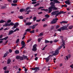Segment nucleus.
Masks as SVG:
<instances>
[{"label":"nucleus","mask_w":73,"mask_h":73,"mask_svg":"<svg viewBox=\"0 0 73 73\" xmlns=\"http://www.w3.org/2000/svg\"><path fill=\"white\" fill-rule=\"evenodd\" d=\"M53 3V2H51L50 4L51 5V6L48 8V13H50L52 12L53 9V10H57L58 9L57 8L55 7V3H60V2H59L58 0H54Z\"/></svg>","instance_id":"f257e3e1"},{"label":"nucleus","mask_w":73,"mask_h":73,"mask_svg":"<svg viewBox=\"0 0 73 73\" xmlns=\"http://www.w3.org/2000/svg\"><path fill=\"white\" fill-rule=\"evenodd\" d=\"M32 70H35L34 73H35L38 72V71H40V68L38 67H35L34 68H31Z\"/></svg>","instance_id":"f03ea898"},{"label":"nucleus","mask_w":73,"mask_h":73,"mask_svg":"<svg viewBox=\"0 0 73 73\" xmlns=\"http://www.w3.org/2000/svg\"><path fill=\"white\" fill-rule=\"evenodd\" d=\"M69 24L67 25L66 26H63L61 27V29L62 31L66 30L68 29V27L69 26Z\"/></svg>","instance_id":"7ed1b4c3"},{"label":"nucleus","mask_w":73,"mask_h":73,"mask_svg":"<svg viewBox=\"0 0 73 73\" xmlns=\"http://www.w3.org/2000/svg\"><path fill=\"white\" fill-rule=\"evenodd\" d=\"M53 55H50L48 57L46 58H44V59L46 61V62H48L50 60V58L51 57H53Z\"/></svg>","instance_id":"20e7f679"},{"label":"nucleus","mask_w":73,"mask_h":73,"mask_svg":"<svg viewBox=\"0 0 73 73\" xmlns=\"http://www.w3.org/2000/svg\"><path fill=\"white\" fill-rule=\"evenodd\" d=\"M58 18H56L55 19H54L53 20L51 21L50 24H55L57 22V20H58Z\"/></svg>","instance_id":"39448f33"},{"label":"nucleus","mask_w":73,"mask_h":73,"mask_svg":"<svg viewBox=\"0 0 73 73\" xmlns=\"http://www.w3.org/2000/svg\"><path fill=\"white\" fill-rule=\"evenodd\" d=\"M21 44L22 45V47L21 48V49H23V48H24L26 45V44H25V43L24 42V41H21Z\"/></svg>","instance_id":"423d86ee"},{"label":"nucleus","mask_w":73,"mask_h":73,"mask_svg":"<svg viewBox=\"0 0 73 73\" xmlns=\"http://www.w3.org/2000/svg\"><path fill=\"white\" fill-rule=\"evenodd\" d=\"M37 46V45L36 44H34L33 46V48L32 49V50L35 52L37 49L36 48Z\"/></svg>","instance_id":"0eeeda50"},{"label":"nucleus","mask_w":73,"mask_h":73,"mask_svg":"<svg viewBox=\"0 0 73 73\" xmlns=\"http://www.w3.org/2000/svg\"><path fill=\"white\" fill-rule=\"evenodd\" d=\"M38 24H36L35 25H34L33 26H31L29 27L30 28H32V29H34L35 27L36 26H37L38 25Z\"/></svg>","instance_id":"6e6552de"},{"label":"nucleus","mask_w":73,"mask_h":73,"mask_svg":"<svg viewBox=\"0 0 73 73\" xmlns=\"http://www.w3.org/2000/svg\"><path fill=\"white\" fill-rule=\"evenodd\" d=\"M14 27H12V29H14L15 28L17 27L18 25H19V24L18 23H15V24L14 25Z\"/></svg>","instance_id":"1a4fd4ad"},{"label":"nucleus","mask_w":73,"mask_h":73,"mask_svg":"<svg viewBox=\"0 0 73 73\" xmlns=\"http://www.w3.org/2000/svg\"><path fill=\"white\" fill-rule=\"evenodd\" d=\"M55 53L52 55H57L59 53V51L58 49H57L55 52Z\"/></svg>","instance_id":"9d476101"},{"label":"nucleus","mask_w":73,"mask_h":73,"mask_svg":"<svg viewBox=\"0 0 73 73\" xmlns=\"http://www.w3.org/2000/svg\"><path fill=\"white\" fill-rule=\"evenodd\" d=\"M60 38H62V42L63 43V45H65V41L64 40H63L64 38V37L62 36H60Z\"/></svg>","instance_id":"9b49d317"},{"label":"nucleus","mask_w":73,"mask_h":73,"mask_svg":"<svg viewBox=\"0 0 73 73\" xmlns=\"http://www.w3.org/2000/svg\"><path fill=\"white\" fill-rule=\"evenodd\" d=\"M59 12V11H54L53 12L51 13V15H55L56 14V13H57Z\"/></svg>","instance_id":"f8f14e48"},{"label":"nucleus","mask_w":73,"mask_h":73,"mask_svg":"<svg viewBox=\"0 0 73 73\" xmlns=\"http://www.w3.org/2000/svg\"><path fill=\"white\" fill-rule=\"evenodd\" d=\"M15 31H13V30H11L10 31H9V33L8 34L9 35H11Z\"/></svg>","instance_id":"ddd939ff"},{"label":"nucleus","mask_w":73,"mask_h":73,"mask_svg":"<svg viewBox=\"0 0 73 73\" xmlns=\"http://www.w3.org/2000/svg\"><path fill=\"white\" fill-rule=\"evenodd\" d=\"M66 13V12H64L63 11H60L59 12V15H61V14H65Z\"/></svg>","instance_id":"4468645a"},{"label":"nucleus","mask_w":73,"mask_h":73,"mask_svg":"<svg viewBox=\"0 0 73 73\" xmlns=\"http://www.w3.org/2000/svg\"><path fill=\"white\" fill-rule=\"evenodd\" d=\"M20 11L21 12H23V11H25L26 12V10L24 9H20Z\"/></svg>","instance_id":"2eb2a0df"},{"label":"nucleus","mask_w":73,"mask_h":73,"mask_svg":"<svg viewBox=\"0 0 73 73\" xmlns=\"http://www.w3.org/2000/svg\"><path fill=\"white\" fill-rule=\"evenodd\" d=\"M68 23V21H63L60 22V23L61 24H63V23Z\"/></svg>","instance_id":"dca6fc26"},{"label":"nucleus","mask_w":73,"mask_h":73,"mask_svg":"<svg viewBox=\"0 0 73 73\" xmlns=\"http://www.w3.org/2000/svg\"><path fill=\"white\" fill-rule=\"evenodd\" d=\"M32 23L27 22V23L25 24L26 25L29 26L31 25L32 24Z\"/></svg>","instance_id":"f3484780"},{"label":"nucleus","mask_w":73,"mask_h":73,"mask_svg":"<svg viewBox=\"0 0 73 73\" xmlns=\"http://www.w3.org/2000/svg\"><path fill=\"white\" fill-rule=\"evenodd\" d=\"M11 62V60L10 58H9L8 59L7 64H9Z\"/></svg>","instance_id":"a211bd4d"},{"label":"nucleus","mask_w":73,"mask_h":73,"mask_svg":"<svg viewBox=\"0 0 73 73\" xmlns=\"http://www.w3.org/2000/svg\"><path fill=\"white\" fill-rule=\"evenodd\" d=\"M65 3L67 4V5H69L70 4V2L68 1H65Z\"/></svg>","instance_id":"6ab92c4d"},{"label":"nucleus","mask_w":73,"mask_h":73,"mask_svg":"<svg viewBox=\"0 0 73 73\" xmlns=\"http://www.w3.org/2000/svg\"><path fill=\"white\" fill-rule=\"evenodd\" d=\"M14 25V24L13 22H11V23H10L9 24V26H12Z\"/></svg>","instance_id":"aec40b11"},{"label":"nucleus","mask_w":73,"mask_h":73,"mask_svg":"<svg viewBox=\"0 0 73 73\" xmlns=\"http://www.w3.org/2000/svg\"><path fill=\"white\" fill-rule=\"evenodd\" d=\"M3 27H6L9 26V24H7V23H5V25H3Z\"/></svg>","instance_id":"412c9836"},{"label":"nucleus","mask_w":73,"mask_h":73,"mask_svg":"<svg viewBox=\"0 0 73 73\" xmlns=\"http://www.w3.org/2000/svg\"><path fill=\"white\" fill-rule=\"evenodd\" d=\"M4 22L6 23V22H5V21H4L3 20H1L0 21V23H3Z\"/></svg>","instance_id":"4be33fe9"},{"label":"nucleus","mask_w":73,"mask_h":73,"mask_svg":"<svg viewBox=\"0 0 73 73\" xmlns=\"http://www.w3.org/2000/svg\"><path fill=\"white\" fill-rule=\"evenodd\" d=\"M73 28V26L72 25H71L69 27H68V29H72Z\"/></svg>","instance_id":"5701e85b"},{"label":"nucleus","mask_w":73,"mask_h":73,"mask_svg":"<svg viewBox=\"0 0 73 73\" xmlns=\"http://www.w3.org/2000/svg\"><path fill=\"white\" fill-rule=\"evenodd\" d=\"M19 60H20L21 61H23L24 60L23 57L20 56Z\"/></svg>","instance_id":"b1692460"},{"label":"nucleus","mask_w":73,"mask_h":73,"mask_svg":"<svg viewBox=\"0 0 73 73\" xmlns=\"http://www.w3.org/2000/svg\"><path fill=\"white\" fill-rule=\"evenodd\" d=\"M19 52L18 50H16L15 51V54H19Z\"/></svg>","instance_id":"393cba45"},{"label":"nucleus","mask_w":73,"mask_h":73,"mask_svg":"<svg viewBox=\"0 0 73 73\" xmlns=\"http://www.w3.org/2000/svg\"><path fill=\"white\" fill-rule=\"evenodd\" d=\"M31 29H27L26 30V32H30Z\"/></svg>","instance_id":"a878e982"},{"label":"nucleus","mask_w":73,"mask_h":73,"mask_svg":"<svg viewBox=\"0 0 73 73\" xmlns=\"http://www.w3.org/2000/svg\"><path fill=\"white\" fill-rule=\"evenodd\" d=\"M20 56H16V59H17V60H19V59H20Z\"/></svg>","instance_id":"bb28decb"},{"label":"nucleus","mask_w":73,"mask_h":73,"mask_svg":"<svg viewBox=\"0 0 73 73\" xmlns=\"http://www.w3.org/2000/svg\"><path fill=\"white\" fill-rule=\"evenodd\" d=\"M42 38H38V42H40V41H41V39H42Z\"/></svg>","instance_id":"cd10ccee"},{"label":"nucleus","mask_w":73,"mask_h":73,"mask_svg":"<svg viewBox=\"0 0 73 73\" xmlns=\"http://www.w3.org/2000/svg\"><path fill=\"white\" fill-rule=\"evenodd\" d=\"M67 7V6L66 4L65 5H62V7Z\"/></svg>","instance_id":"c85d7f7f"},{"label":"nucleus","mask_w":73,"mask_h":73,"mask_svg":"<svg viewBox=\"0 0 73 73\" xmlns=\"http://www.w3.org/2000/svg\"><path fill=\"white\" fill-rule=\"evenodd\" d=\"M54 26H52L51 27L50 29L51 30H52L54 29Z\"/></svg>","instance_id":"c756f323"},{"label":"nucleus","mask_w":73,"mask_h":73,"mask_svg":"<svg viewBox=\"0 0 73 73\" xmlns=\"http://www.w3.org/2000/svg\"><path fill=\"white\" fill-rule=\"evenodd\" d=\"M62 46H63L61 45V46L59 47L58 48H57V49H58V50L59 51V50H60V49H61V48H62Z\"/></svg>","instance_id":"7c9ffc66"},{"label":"nucleus","mask_w":73,"mask_h":73,"mask_svg":"<svg viewBox=\"0 0 73 73\" xmlns=\"http://www.w3.org/2000/svg\"><path fill=\"white\" fill-rule=\"evenodd\" d=\"M31 9V8L30 7H28L26 8V9H25L26 10V11L28 10V9Z\"/></svg>","instance_id":"2f4dec72"},{"label":"nucleus","mask_w":73,"mask_h":73,"mask_svg":"<svg viewBox=\"0 0 73 73\" xmlns=\"http://www.w3.org/2000/svg\"><path fill=\"white\" fill-rule=\"evenodd\" d=\"M18 17L20 19H23V17L22 16H19Z\"/></svg>","instance_id":"473e14b6"},{"label":"nucleus","mask_w":73,"mask_h":73,"mask_svg":"<svg viewBox=\"0 0 73 73\" xmlns=\"http://www.w3.org/2000/svg\"><path fill=\"white\" fill-rule=\"evenodd\" d=\"M36 19L37 18L36 17H34V18L33 19L34 21H36Z\"/></svg>","instance_id":"72a5a7b5"},{"label":"nucleus","mask_w":73,"mask_h":73,"mask_svg":"<svg viewBox=\"0 0 73 73\" xmlns=\"http://www.w3.org/2000/svg\"><path fill=\"white\" fill-rule=\"evenodd\" d=\"M19 41V38H18L16 40V43H18Z\"/></svg>","instance_id":"f704fd0d"},{"label":"nucleus","mask_w":73,"mask_h":73,"mask_svg":"<svg viewBox=\"0 0 73 73\" xmlns=\"http://www.w3.org/2000/svg\"><path fill=\"white\" fill-rule=\"evenodd\" d=\"M45 42L46 43H49L50 42V41L47 40H45Z\"/></svg>","instance_id":"c9c22d12"},{"label":"nucleus","mask_w":73,"mask_h":73,"mask_svg":"<svg viewBox=\"0 0 73 73\" xmlns=\"http://www.w3.org/2000/svg\"><path fill=\"white\" fill-rule=\"evenodd\" d=\"M45 17H46L47 18H48L50 17V16L48 15H46L45 16Z\"/></svg>","instance_id":"e433bc0d"},{"label":"nucleus","mask_w":73,"mask_h":73,"mask_svg":"<svg viewBox=\"0 0 73 73\" xmlns=\"http://www.w3.org/2000/svg\"><path fill=\"white\" fill-rule=\"evenodd\" d=\"M17 1H16V0H14L13 1V3H17Z\"/></svg>","instance_id":"4c0bfd02"},{"label":"nucleus","mask_w":73,"mask_h":73,"mask_svg":"<svg viewBox=\"0 0 73 73\" xmlns=\"http://www.w3.org/2000/svg\"><path fill=\"white\" fill-rule=\"evenodd\" d=\"M23 57L24 59H26V58H27V57L26 56H25L24 55L23 56Z\"/></svg>","instance_id":"58836bf2"},{"label":"nucleus","mask_w":73,"mask_h":73,"mask_svg":"<svg viewBox=\"0 0 73 73\" xmlns=\"http://www.w3.org/2000/svg\"><path fill=\"white\" fill-rule=\"evenodd\" d=\"M35 33V30H33L32 31H30V33Z\"/></svg>","instance_id":"ea45409f"},{"label":"nucleus","mask_w":73,"mask_h":73,"mask_svg":"<svg viewBox=\"0 0 73 73\" xmlns=\"http://www.w3.org/2000/svg\"><path fill=\"white\" fill-rule=\"evenodd\" d=\"M9 70L5 71L4 73H9Z\"/></svg>","instance_id":"a19ab883"},{"label":"nucleus","mask_w":73,"mask_h":73,"mask_svg":"<svg viewBox=\"0 0 73 73\" xmlns=\"http://www.w3.org/2000/svg\"><path fill=\"white\" fill-rule=\"evenodd\" d=\"M60 26L59 25H57L56 27V29H57L58 28L60 27Z\"/></svg>","instance_id":"79ce46f5"},{"label":"nucleus","mask_w":73,"mask_h":73,"mask_svg":"<svg viewBox=\"0 0 73 73\" xmlns=\"http://www.w3.org/2000/svg\"><path fill=\"white\" fill-rule=\"evenodd\" d=\"M12 5L13 6H16L17 5V4H16H16L12 3Z\"/></svg>","instance_id":"37998d69"},{"label":"nucleus","mask_w":73,"mask_h":73,"mask_svg":"<svg viewBox=\"0 0 73 73\" xmlns=\"http://www.w3.org/2000/svg\"><path fill=\"white\" fill-rule=\"evenodd\" d=\"M61 30H62V29H61V28H59V29H58L57 30V31H60V32H61Z\"/></svg>","instance_id":"c03bdc74"},{"label":"nucleus","mask_w":73,"mask_h":73,"mask_svg":"<svg viewBox=\"0 0 73 73\" xmlns=\"http://www.w3.org/2000/svg\"><path fill=\"white\" fill-rule=\"evenodd\" d=\"M40 5L39 3H38L37 4L35 5H34V7H36V6H38V5Z\"/></svg>","instance_id":"a18cd8bd"},{"label":"nucleus","mask_w":73,"mask_h":73,"mask_svg":"<svg viewBox=\"0 0 73 73\" xmlns=\"http://www.w3.org/2000/svg\"><path fill=\"white\" fill-rule=\"evenodd\" d=\"M19 30V28H17L16 29H15L14 30V32H15L17 31H18Z\"/></svg>","instance_id":"49530a36"},{"label":"nucleus","mask_w":73,"mask_h":73,"mask_svg":"<svg viewBox=\"0 0 73 73\" xmlns=\"http://www.w3.org/2000/svg\"><path fill=\"white\" fill-rule=\"evenodd\" d=\"M6 8V7L5 6H3L1 8L3 9H4V8Z\"/></svg>","instance_id":"de8ad7c7"},{"label":"nucleus","mask_w":73,"mask_h":73,"mask_svg":"<svg viewBox=\"0 0 73 73\" xmlns=\"http://www.w3.org/2000/svg\"><path fill=\"white\" fill-rule=\"evenodd\" d=\"M58 41V40H57L56 39L54 41V42H56Z\"/></svg>","instance_id":"09e8293b"},{"label":"nucleus","mask_w":73,"mask_h":73,"mask_svg":"<svg viewBox=\"0 0 73 73\" xmlns=\"http://www.w3.org/2000/svg\"><path fill=\"white\" fill-rule=\"evenodd\" d=\"M9 53V52L8 51H7L6 52V53L4 55H7V54Z\"/></svg>","instance_id":"8fccbe9b"},{"label":"nucleus","mask_w":73,"mask_h":73,"mask_svg":"<svg viewBox=\"0 0 73 73\" xmlns=\"http://www.w3.org/2000/svg\"><path fill=\"white\" fill-rule=\"evenodd\" d=\"M48 25L47 24H44L43 25V27H47V26Z\"/></svg>","instance_id":"3c124183"},{"label":"nucleus","mask_w":73,"mask_h":73,"mask_svg":"<svg viewBox=\"0 0 73 73\" xmlns=\"http://www.w3.org/2000/svg\"><path fill=\"white\" fill-rule=\"evenodd\" d=\"M44 8V7H40L38 8V10H39L40 9H42Z\"/></svg>","instance_id":"603ef678"},{"label":"nucleus","mask_w":73,"mask_h":73,"mask_svg":"<svg viewBox=\"0 0 73 73\" xmlns=\"http://www.w3.org/2000/svg\"><path fill=\"white\" fill-rule=\"evenodd\" d=\"M8 38V36H7L6 37H5L4 38V39L5 40H6Z\"/></svg>","instance_id":"864d4df0"},{"label":"nucleus","mask_w":73,"mask_h":73,"mask_svg":"<svg viewBox=\"0 0 73 73\" xmlns=\"http://www.w3.org/2000/svg\"><path fill=\"white\" fill-rule=\"evenodd\" d=\"M56 16H58V15H60V14H59V13L58 12V13H56Z\"/></svg>","instance_id":"5fc2aeb1"},{"label":"nucleus","mask_w":73,"mask_h":73,"mask_svg":"<svg viewBox=\"0 0 73 73\" xmlns=\"http://www.w3.org/2000/svg\"><path fill=\"white\" fill-rule=\"evenodd\" d=\"M9 29V28H8L7 27L5 29H4V31H6V30H8Z\"/></svg>","instance_id":"6e6d98bb"},{"label":"nucleus","mask_w":73,"mask_h":73,"mask_svg":"<svg viewBox=\"0 0 73 73\" xmlns=\"http://www.w3.org/2000/svg\"><path fill=\"white\" fill-rule=\"evenodd\" d=\"M7 69V67L6 66H5V67H4L3 68V70H5Z\"/></svg>","instance_id":"4d7b16f0"},{"label":"nucleus","mask_w":73,"mask_h":73,"mask_svg":"<svg viewBox=\"0 0 73 73\" xmlns=\"http://www.w3.org/2000/svg\"><path fill=\"white\" fill-rule=\"evenodd\" d=\"M36 1H34V2H33L32 3V4H36Z\"/></svg>","instance_id":"13d9d810"},{"label":"nucleus","mask_w":73,"mask_h":73,"mask_svg":"<svg viewBox=\"0 0 73 73\" xmlns=\"http://www.w3.org/2000/svg\"><path fill=\"white\" fill-rule=\"evenodd\" d=\"M9 53H11L12 52V50L11 49H10L9 50Z\"/></svg>","instance_id":"bf43d9fd"},{"label":"nucleus","mask_w":73,"mask_h":73,"mask_svg":"<svg viewBox=\"0 0 73 73\" xmlns=\"http://www.w3.org/2000/svg\"><path fill=\"white\" fill-rule=\"evenodd\" d=\"M40 21H41V19H40L39 20H36V21L37 22H40Z\"/></svg>","instance_id":"052dcab7"},{"label":"nucleus","mask_w":73,"mask_h":73,"mask_svg":"<svg viewBox=\"0 0 73 73\" xmlns=\"http://www.w3.org/2000/svg\"><path fill=\"white\" fill-rule=\"evenodd\" d=\"M11 22V20H9L7 21V23H10Z\"/></svg>","instance_id":"680f3d73"},{"label":"nucleus","mask_w":73,"mask_h":73,"mask_svg":"<svg viewBox=\"0 0 73 73\" xmlns=\"http://www.w3.org/2000/svg\"><path fill=\"white\" fill-rule=\"evenodd\" d=\"M17 68V66H14L13 67V68H15L16 69V68Z\"/></svg>","instance_id":"e2e57ef3"},{"label":"nucleus","mask_w":73,"mask_h":73,"mask_svg":"<svg viewBox=\"0 0 73 73\" xmlns=\"http://www.w3.org/2000/svg\"><path fill=\"white\" fill-rule=\"evenodd\" d=\"M38 59V57H36V58H35V60H36V61H37V60Z\"/></svg>","instance_id":"0e129e2a"},{"label":"nucleus","mask_w":73,"mask_h":73,"mask_svg":"<svg viewBox=\"0 0 73 73\" xmlns=\"http://www.w3.org/2000/svg\"><path fill=\"white\" fill-rule=\"evenodd\" d=\"M46 20V19H43L42 20V21L44 22V21H45Z\"/></svg>","instance_id":"69168bd1"},{"label":"nucleus","mask_w":73,"mask_h":73,"mask_svg":"<svg viewBox=\"0 0 73 73\" xmlns=\"http://www.w3.org/2000/svg\"><path fill=\"white\" fill-rule=\"evenodd\" d=\"M32 40V39L31 38H30L29 40L27 42H29L30 41H31V40Z\"/></svg>","instance_id":"338daca9"},{"label":"nucleus","mask_w":73,"mask_h":73,"mask_svg":"<svg viewBox=\"0 0 73 73\" xmlns=\"http://www.w3.org/2000/svg\"><path fill=\"white\" fill-rule=\"evenodd\" d=\"M43 35V34H42V33H40V34L39 35L40 36H42Z\"/></svg>","instance_id":"774afa93"}]
</instances>
